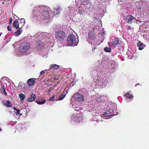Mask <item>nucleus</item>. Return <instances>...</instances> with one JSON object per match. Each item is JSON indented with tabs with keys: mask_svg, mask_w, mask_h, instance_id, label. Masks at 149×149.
I'll list each match as a JSON object with an SVG mask.
<instances>
[{
	"mask_svg": "<svg viewBox=\"0 0 149 149\" xmlns=\"http://www.w3.org/2000/svg\"><path fill=\"white\" fill-rule=\"evenodd\" d=\"M13 109L15 110H16V109H17L15 107H14Z\"/></svg>",
	"mask_w": 149,
	"mask_h": 149,
	"instance_id": "c03bdc74",
	"label": "nucleus"
},
{
	"mask_svg": "<svg viewBox=\"0 0 149 149\" xmlns=\"http://www.w3.org/2000/svg\"><path fill=\"white\" fill-rule=\"evenodd\" d=\"M19 97L20 99V103L22 104L24 102V99L25 98V96L23 94H19Z\"/></svg>",
	"mask_w": 149,
	"mask_h": 149,
	"instance_id": "412c9836",
	"label": "nucleus"
},
{
	"mask_svg": "<svg viewBox=\"0 0 149 149\" xmlns=\"http://www.w3.org/2000/svg\"><path fill=\"white\" fill-rule=\"evenodd\" d=\"M20 111L18 109H16V110H14V112L15 114V116L17 118H18L20 116L22 115H25V114L24 115H23L22 113L20 114Z\"/></svg>",
	"mask_w": 149,
	"mask_h": 149,
	"instance_id": "a211bd4d",
	"label": "nucleus"
},
{
	"mask_svg": "<svg viewBox=\"0 0 149 149\" xmlns=\"http://www.w3.org/2000/svg\"><path fill=\"white\" fill-rule=\"evenodd\" d=\"M133 29V28L132 27H131L130 26H128L127 28V29L129 30L132 31Z\"/></svg>",
	"mask_w": 149,
	"mask_h": 149,
	"instance_id": "2f4dec72",
	"label": "nucleus"
},
{
	"mask_svg": "<svg viewBox=\"0 0 149 149\" xmlns=\"http://www.w3.org/2000/svg\"><path fill=\"white\" fill-rule=\"evenodd\" d=\"M12 21H13L12 19V17H11V18H10L9 19V24H12L11 23L12 22Z\"/></svg>",
	"mask_w": 149,
	"mask_h": 149,
	"instance_id": "c9c22d12",
	"label": "nucleus"
},
{
	"mask_svg": "<svg viewBox=\"0 0 149 149\" xmlns=\"http://www.w3.org/2000/svg\"><path fill=\"white\" fill-rule=\"evenodd\" d=\"M77 6L79 8V11L81 16L83 17L87 14V8L90 3V0H76L75 1Z\"/></svg>",
	"mask_w": 149,
	"mask_h": 149,
	"instance_id": "f03ea898",
	"label": "nucleus"
},
{
	"mask_svg": "<svg viewBox=\"0 0 149 149\" xmlns=\"http://www.w3.org/2000/svg\"><path fill=\"white\" fill-rule=\"evenodd\" d=\"M79 111V109H75L74 110V112H75V111H77V112H78Z\"/></svg>",
	"mask_w": 149,
	"mask_h": 149,
	"instance_id": "ea45409f",
	"label": "nucleus"
},
{
	"mask_svg": "<svg viewBox=\"0 0 149 149\" xmlns=\"http://www.w3.org/2000/svg\"><path fill=\"white\" fill-rule=\"evenodd\" d=\"M113 110L111 109H109L107 110L103 114V116L106 117V119L111 118L113 116Z\"/></svg>",
	"mask_w": 149,
	"mask_h": 149,
	"instance_id": "1a4fd4ad",
	"label": "nucleus"
},
{
	"mask_svg": "<svg viewBox=\"0 0 149 149\" xmlns=\"http://www.w3.org/2000/svg\"><path fill=\"white\" fill-rule=\"evenodd\" d=\"M66 94L65 95H63L62 94L60 95L58 97V100H63L65 97Z\"/></svg>",
	"mask_w": 149,
	"mask_h": 149,
	"instance_id": "a878e982",
	"label": "nucleus"
},
{
	"mask_svg": "<svg viewBox=\"0 0 149 149\" xmlns=\"http://www.w3.org/2000/svg\"><path fill=\"white\" fill-rule=\"evenodd\" d=\"M107 97L104 95L100 96L99 97H98L97 99H96V101L98 102H100L102 101H105L106 100Z\"/></svg>",
	"mask_w": 149,
	"mask_h": 149,
	"instance_id": "4468645a",
	"label": "nucleus"
},
{
	"mask_svg": "<svg viewBox=\"0 0 149 149\" xmlns=\"http://www.w3.org/2000/svg\"><path fill=\"white\" fill-rule=\"evenodd\" d=\"M119 42L120 40L118 38L113 37L110 39L108 45L109 46L115 48L119 44Z\"/></svg>",
	"mask_w": 149,
	"mask_h": 149,
	"instance_id": "0eeeda50",
	"label": "nucleus"
},
{
	"mask_svg": "<svg viewBox=\"0 0 149 149\" xmlns=\"http://www.w3.org/2000/svg\"><path fill=\"white\" fill-rule=\"evenodd\" d=\"M79 93L82 92L83 93H86L87 92V91H86V90H85L84 88H82L79 89Z\"/></svg>",
	"mask_w": 149,
	"mask_h": 149,
	"instance_id": "bb28decb",
	"label": "nucleus"
},
{
	"mask_svg": "<svg viewBox=\"0 0 149 149\" xmlns=\"http://www.w3.org/2000/svg\"><path fill=\"white\" fill-rule=\"evenodd\" d=\"M68 8L70 10V11H72L74 9V7H73L72 6V5H70L68 7Z\"/></svg>",
	"mask_w": 149,
	"mask_h": 149,
	"instance_id": "c85d7f7f",
	"label": "nucleus"
},
{
	"mask_svg": "<svg viewBox=\"0 0 149 149\" xmlns=\"http://www.w3.org/2000/svg\"><path fill=\"white\" fill-rule=\"evenodd\" d=\"M65 33L63 31H58L55 33L56 38L59 41L63 40L65 37Z\"/></svg>",
	"mask_w": 149,
	"mask_h": 149,
	"instance_id": "6e6552de",
	"label": "nucleus"
},
{
	"mask_svg": "<svg viewBox=\"0 0 149 149\" xmlns=\"http://www.w3.org/2000/svg\"><path fill=\"white\" fill-rule=\"evenodd\" d=\"M54 95L52 97L50 98L49 100L50 101H53L54 100Z\"/></svg>",
	"mask_w": 149,
	"mask_h": 149,
	"instance_id": "f704fd0d",
	"label": "nucleus"
},
{
	"mask_svg": "<svg viewBox=\"0 0 149 149\" xmlns=\"http://www.w3.org/2000/svg\"><path fill=\"white\" fill-rule=\"evenodd\" d=\"M45 72V71H44L43 70L42 71L40 72V75H42L43 74H44Z\"/></svg>",
	"mask_w": 149,
	"mask_h": 149,
	"instance_id": "e433bc0d",
	"label": "nucleus"
},
{
	"mask_svg": "<svg viewBox=\"0 0 149 149\" xmlns=\"http://www.w3.org/2000/svg\"><path fill=\"white\" fill-rule=\"evenodd\" d=\"M8 30L9 31H11V28L10 27L8 26L7 27Z\"/></svg>",
	"mask_w": 149,
	"mask_h": 149,
	"instance_id": "4c0bfd02",
	"label": "nucleus"
},
{
	"mask_svg": "<svg viewBox=\"0 0 149 149\" xmlns=\"http://www.w3.org/2000/svg\"><path fill=\"white\" fill-rule=\"evenodd\" d=\"M97 64V68L99 70H100V71H102L103 70H104L105 69L104 66L102 65V61H98Z\"/></svg>",
	"mask_w": 149,
	"mask_h": 149,
	"instance_id": "f8f14e48",
	"label": "nucleus"
},
{
	"mask_svg": "<svg viewBox=\"0 0 149 149\" xmlns=\"http://www.w3.org/2000/svg\"><path fill=\"white\" fill-rule=\"evenodd\" d=\"M28 93H29L30 92H27ZM30 92H31L30 91Z\"/></svg>",
	"mask_w": 149,
	"mask_h": 149,
	"instance_id": "864d4df0",
	"label": "nucleus"
},
{
	"mask_svg": "<svg viewBox=\"0 0 149 149\" xmlns=\"http://www.w3.org/2000/svg\"><path fill=\"white\" fill-rule=\"evenodd\" d=\"M37 103L39 104H42L45 103L46 102V100L42 98H40L37 100L36 101Z\"/></svg>",
	"mask_w": 149,
	"mask_h": 149,
	"instance_id": "6ab92c4d",
	"label": "nucleus"
},
{
	"mask_svg": "<svg viewBox=\"0 0 149 149\" xmlns=\"http://www.w3.org/2000/svg\"><path fill=\"white\" fill-rule=\"evenodd\" d=\"M129 52H127V54H129Z\"/></svg>",
	"mask_w": 149,
	"mask_h": 149,
	"instance_id": "8fccbe9b",
	"label": "nucleus"
},
{
	"mask_svg": "<svg viewBox=\"0 0 149 149\" xmlns=\"http://www.w3.org/2000/svg\"><path fill=\"white\" fill-rule=\"evenodd\" d=\"M7 104H4V105L7 107H11V105H9L10 104V102L9 101H7L6 102Z\"/></svg>",
	"mask_w": 149,
	"mask_h": 149,
	"instance_id": "cd10ccee",
	"label": "nucleus"
},
{
	"mask_svg": "<svg viewBox=\"0 0 149 149\" xmlns=\"http://www.w3.org/2000/svg\"><path fill=\"white\" fill-rule=\"evenodd\" d=\"M108 78L106 77H101L97 79L96 81V85L103 88L107 86L109 82Z\"/></svg>",
	"mask_w": 149,
	"mask_h": 149,
	"instance_id": "20e7f679",
	"label": "nucleus"
},
{
	"mask_svg": "<svg viewBox=\"0 0 149 149\" xmlns=\"http://www.w3.org/2000/svg\"><path fill=\"white\" fill-rule=\"evenodd\" d=\"M21 84L20 83H19V85L18 86L17 88L18 89H19V88L21 87V85H20Z\"/></svg>",
	"mask_w": 149,
	"mask_h": 149,
	"instance_id": "58836bf2",
	"label": "nucleus"
},
{
	"mask_svg": "<svg viewBox=\"0 0 149 149\" xmlns=\"http://www.w3.org/2000/svg\"><path fill=\"white\" fill-rule=\"evenodd\" d=\"M104 50L105 52H110L111 51V48L108 47H105L104 49Z\"/></svg>",
	"mask_w": 149,
	"mask_h": 149,
	"instance_id": "393cba45",
	"label": "nucleus"
},
{
	"mask_svg": "<svg viewBox=\"0 0 149 149\" xmlns=\"http://www.w3.org/2000/svg\"><path fill=\"white\" fill-rule=\"evenodd\" d=\"M47 34V33H43L42 34V35H44V34H45V35Z\"/></svg>",
	"mask_w": 149,
	"mask_h": 149,
	"instance_id": "79ce46f5",
	"label": "nucleus"
},
{
	"mask_svg": "<svg viewBox=\"0 0 149 149\" xmlns=\"http://www.w3.org/2000/svg\"><path fill=\"white\" fill-rule=\"evenodd\" d=\"M129 56H128V57L130 59H132V57L133 56V55L132 54H131V53H130V54L128 55Z\"/></svg>",
	"mask_w": 149,
	"mask_h": 149,
	"instance_id": "473e14b6",
	"label": "nucleus"
},
{
	"mask_svg": "<svg viewBox=\"0 0 149 149\" xmlns=\"http://www.w3.org/2000/svg\"><path fill=\"white\" fill-rule=\"evenodd\" d=\"M26 109H22L21 110V111H24V112H25V111H26Z\"/></svg>",
	"mask_w": 149,
	"mask_h": 149,
	"instance_id": "a19ab883",
	"label": "nucleus"
},
{
	"mask_svg": "<svg viewBox=\"0 0 149 149\" xmlns=\"http://www.w3.org/2000/svg\"><path fill=\"white\" fill-rule=\"evenodd\" d=\"M40 55H41V56H45V57H47V56H46V55L45 56H43V55L41 54H40Z\"/></svg>",
	"mask_w": 149,
	"mask_h": 149,
	"instance_id": "37998d69",
	"label": "nucleus"
},
{
	"mask_svg": "<svg viewBox=\"0 0 149 149\" xmlns=\"http://www.w3.org/2000/svg\"><path fill=\"white\" fill-rule=\"evenodd\" d=\"M73 97L75 100L77 101H82L84 99V96L81 94H74Z\"/></svg>",
	"mask_w": 149,
	"mask_h": 149,
	"instance_id": "9d476101",
	"label": "nucleus"
},
{
	"mask_svg": "<svg viewBox=\"0 0 149 149\" xmlns=\"http://www.w3.org/2000/svg\"><path fill=\"white\" fill-rule=\"evenodd\" d=\"M21 22L23 23L24 24L25 23V20L24 19L22 18L21 19Z\"/></svg>",
	"mask_w": 149,
	"mask_h": 149,
	"instance_id": "72a5a7b5",
	"label": "nucleus"
},
{
	"mask_svg": "<svg viewBox=\"0 0 149 149\" xmlns=\"http://www.w3.org/2000/svg\"><path fill=\"white\" fill-rule=\"evenodd\" d=\"M35 81L34 79L31 78L28 79L27 81V84L29 86H31L34 85V84L35 83Z\"/></svg>",
	"mask_w": 149,
	"mask_h": 149,
	"instance_id": "dca6fc26",
	"label": "nucleus"
},
{
	"mask_svg": "<svg viewBox=\"0 0 149 149\" xmlns=\"http://www.w3.org/2000/svg\"><path fill=\"white\" fill-rule=\"evenodd\" d=\"M59 67V66L55 64H53L52 65L50 66V68L48 70H45V71L47 73H48V71H49L50 72V70H54V69H58Z\"/></svg>",
	"mask_w": 149,
	"mask_h": 149,
	"instance_id": "ddd939ff",
	"label": "nucleus"
},
{
	"mask_svg": "<svg viewBox=\"0 0 149 149\" xmlns=\"http://www.w3.org/2000/svg\"><path fill=\"white\" fill-rule=\"evenodd\" d=\"M36 98V96L34 94H31L30 96L28 99L27 101L29 102H32L35 100Z\"/></svg>",
	"mask_w": 149,
	"mask_h": 149,
	"instance_id": "f3484780",
	"label": "nucleus"
},
{
	"mask_svg": "<svg viewBox=\"0 0 149 149\" xmlns=\"http://www.w3.org/2000/svg\"><path fill=\"white\" fill-rule=\"evenodd\" d=\"M2 34V33H0V36H1V35Z\"/></svg>",
	"mask_w": 149,
	"mask_h": 149,
	"instance_id": "de8ad7c7",
	"label": "nucleus"
},
{
	"mask_svg": "<svg viewBox=\"0 0 149 149\" xmlns=\"http://www.w3.org/2000/svg\"><path fill=\"white\" fill-rule=\"evenodd\" d=\"M19 22L17 20L15 21L14 22L13 24V26L17 29L19 28Z\"/></svg>",
	"mask_w": 149,
	"mask_h": 149,
	"instance_id": "5701e85b",
	"label": "nucleus"
},
{
	"mask_svg": "<svg viewBox=\"0 0 149 149\" xmlns=\"http://www.w3.org/2000/svg\"><path fill=\"white\" fill-rule=\"evenodd\" d=\"M78 43V40L72 34L69 35L68 38L67 43L68 45L74 46Z\"/></svg>",
	"mask_w": 149,
	"mask_h": 149,
	"instance_id": "39448f33",
	"label": "nucleus"
},
{
	"mask_svg": "<svg viewBox=\"0 0 149 149\" xmlns=\"http://www.w3.org/2000/svg\"><path fill=\"white\" fill-rule=\"evenodd\" d=\"M4 94L5 95H6L7 94L6 93V94Z\"/></svg>",
	"mask_w": 149,
	"mask_h": 149,
	"instance_id": "603ef678",
	"label": "nucleus"
},
{
	"mask_svg": "<svg viewBox=\"0 0 149 149\" xmlns=\"http://www.w3.org/2000/svg\"><path fill=\"white\" fill-rule=\"evenodd\" d=\"M139 4V7L140 8L141 7V6H142V1H139V2L137 3H136L137 5H138V4Z\"/></svg>",
	"mask_w": 149,
	"mask_h": 149,
	"instance_id": "7c9ffc66",
	"label": "nucleus"
},
{
	"mask_svg": "<svg viewBox=\"0 0 149 149\" xmlns=\"http://www.w3.org/2000/svg\"><path fill=\"white\" fill-rule=\"evenodd\" d=\"M135 19V18L131 15H127L125 17V20L129 24H132L133 22V21Z\"/></svg>",
	"mask_w": 149,
	"mask_h": 149,
	"instance_id": "9b49d317",
	"label": "nucleus"
},
{
	"mask_svg": "<svg viewBox=\"0 0 149 149\" xmlns=\"http://www.w3.org/2000/svg\"><path fill=\"white\" fill-rule=\"evenodd\" d=\"M88 37L91 40L94 39L95 37V35L94 32L93 31H90L88 33Z\"/></svg>",
	"mask_w": 149,
	"mask_h": 149,
	"instance_id": "2eb2a0df",
	"label": "nucleus"
},
{
	"mask_svg": "<svg viewBox=\"0 0 149 149\" xmlns=\"http://www.w3.org/2000/svg\"><path fill=\"white\" fill-rule=\"evenodd\" d=\"M2 130L0 128V131H1Z\"/></svg>",
	"mask_w": 149,
	"mask_h": 149,
	"instance_id": "09e8293b",
	"label": "nucleus"
},
{
	"mask_svg": "<svg viewBox=\"0 0 149 149\" xmlns=\"http://www.w3.org/2000/svg\"><path fill=\"white\" fill-rule=\"evenodd\" d=\"M62 10L61 8L58 6L54 7L53 11L49 7H36L34 8V14L38 18L48 21L53 16L59 15Z\"/></svg>",
	"mask_w": 149,
	"mask_h": 149,
	"instance_id": "f257e3e1",
	"label": "nucleus"
},
{
	"mask_svg": "<svg viewBox=\"0 0 149 149\" xmlns=\"http://www.w3.org/2000/svg\"><path fill=\"white\" fill-rule=\"evenodd\" d=\"M30 47V45L27 42L22 43L19 47V51L22 54H19V56L20 57L22 56L28 55L29 53L27 52Z\"/></svg>",
	"mask_w": 149,
	"mask_h": 149,
	"instance_id": "7ed1b4c3",
	"label": "nucleus"
},
{
	"mask_svg": "<svg viewBox=\"0 0 149 149\" xmlns=\"http://www.w3.org/2000/svg\"><path fill=\"white\" fill-rule=\"evenodd\" d=\"M66 91V93H68V92H67V90Z\"/></svg>",
	"mask_w": 149,
	"mask_h": 149,
	"instance_id": "3c124183",
	"label": "nucleus"
},
{
	"mask_svg": "<svg viewBox=\"0 0 149 149\" xmlns=\"http://www.w3.org/2000/svg\"><path fill=\"white\" fill-rule=\"evenodd\" d=\"M6 79V78L3 77L1 78V79L0 93H7L5 88L7 87V83L8 82Z\"/></svg>",
	"mask_w": 149,
	"mask_h": 149,
	"instance_id": "423d86ee",
	"label": "nucleus"
},
{
	"mask_svg": "<svg viewBox=\"0 0 149 149\" xmlns=\"http://www.w3.org/2000/svg\"><path fill=\"white\" fill-rule=\"evenodd\" d=\"M111 66V69H114L115 70L118 69V65L114 62L112 63Z\"/></svg>",
	"mask_w": 149,
	"mask_h": 149,
	"instance_id": "4be33fe9",
	"label": "nucleus"
},
{
	"mask_svg": "<svg viewBox=\"0 0 149 149\" xmlns=\"http://www.w3.org/2000/svg\"><path fill=\"white\" fill-rule=\"evenodd\" d=\"M140 85L138 83V84H136V86H136V85Z\"/></svg>",
	"mask_w": 149,
	"mask_h": 149,
	"instance_id": "a18cd8bd",
	"label": "nucleus"
},
{
	"mask_svg": "<svg viewBox=\"0 0 149 149\" xmlns=\"http://www.w3.org/2000/svg\"><path fill=\"white\" fill-rule=\"evenodd\" d=\"M137 46L139 47V49L140 50H142L144 47V45L143 43L139 41L137 44Z\"/></svg>",
	"mask_w": 149,
	"mask_h": 149,
	"instance_id": "aec40b11",
	"label": "nucleus"
},
{
	"mask_svg": "<svg viewBox=\"0 0 149 149\" xmlns=\"http://www.w3.org/2000/svg\"><path fill=\"white\" fill-rule=\"evenodd\" d=\"M22 32V30L21 28H20L19 30H17V31L15 33V36H18L21 34Z\"/></svg>",
	"mask_w": 149,
	"mask_h": 149,
	"instance_id": "b1692460",
	"label": "nucleus"
},
{
	"mask_svg": "<svg viewBox=\"0 0 149 149\" xmlns=\"http://www.w3.org/2000/svg\"><path fill=\"white\" fill-rule=\"evenodd\" d=\"M27 87H25V88H24V89H27Z\"/></svg>",
	"mask_w": 149,
	"mask_h": 149,
	"instance_id": "49530a36",
	"label": "nucleus"
},
{
	"mask_svg": "<svg viewBox=\"0 0 149 149\" xmlns=\"http://www.w3.org/2000/svg\"><path fill=\"white\" fill-rule=\"evenodd\" d=\"M126 95H125V96L127 97L130 99L133 97L132 95H131L130 94H126Z\"/></svg>",
	"mask_w": 149,
	"mask_h": 149,
	"instance_id": "c756f323",
	"label": "nucleus"
}]
</instances>
